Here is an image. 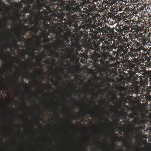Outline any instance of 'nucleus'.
I'll return each instance as SVG.
<instances>
[{"label": "nucleus", "instance_id": "obj_1", "mask_svg": "<svg viewBox=\"0 0 151 151\" xmlns=\"http://www.w3.org/2000/svg\"><path fill=\"white\" fill-rule=\"evenodd\" d=\"M68 4L65 1L57 0L53 6V11L55 13L53 14V18L54 20H63L70 24L74 23L76 26L79 28L80 29H83L82 33L79 37H81V42L87 43L89 40L88 36V32L92 37L100 36L102 31H99V28H105L104 27L108 20L106 16H99L98 20H96V17L98 16L96 14H93L92 9H87L88 11L87 17L88 19H82L81 16L78 14H65V11L67 9Z\"/></svg>", "mask_w": 151, "mask_h": 151}, {"label": "nucleus", "instance_id": "obj_2", "mask_svg": "<svg viewBox=\"0 0 151 151\" xmlns=\"http://www.w3.org/2000/svg\"><path fill=\"white\" fill-rule=\"evenodd\" d=\"M72 32L69 28H67L65 32H64V35L61 33L57 32L56 34L55 38L57 40L55 46V50L60 52H66L71 48V51L70 53L71 56L72 58H76L79 55V51H83L81 45V38L79 36L75 39H72L71 41H69V38Z\"/></svg>", "mask_w": 151, "mask_h": 151}, {"label": "nucleus", "instance_id": "obj_3", "mask_svg": "<svg viewBox=\"0 0 151 151\" xmlns=\"http://www.w3.org/2000/svg\"><path fill=\"white\" fill-rule=\"evenodd\" d=\"M24 27L25 28L24 29L25 32H27L28 30L30 29L32 32L30 33V35L31 36L33 35L34 36H35V33H37L39 30L43 32L44 33L48 32L51 28L52 31L54 27L53 25L51 26L49 24L46 23V22L45 20H43L42 22H37L34 25L32 26L30 28H28L27 25H25Z\"/></svg>", "mask_w": 151, "mask_h": 151}, {"label": "nucleus", "instance_id": "obj_4", "mask_svg": "<svg viewBox=\"0 0 151 151\" xmlns=\"http://www.w3.org/2000/svg\"><path fill=\"white\" fill-rule=\"evenodd\" d=\"M141 54L139 52H136L135 54H132L131 58H132V62L136 63V64H133L131 63L126 64L125 67L127 71L132 74H134L138 70V65L139 61H140V56Z\"/></svg>", "mask_w": 151, "mask_h": 151}, {"label": "nucleus", "instance_id": "obj_5", "mask_svg": "<svg viewBox=\"0 0 151 151\" xmlns=\"http://www.w3.org/2000/svg\"><path fill=\"white\" fill-rule=\"evenodd\" d=\"M92 58L93 61L92 62L93 68L97 70L101 69V64H103L105 60L103 53H99L98 50H95L92 55Z\"/></svg>", "mask_w": 151, "mask_h": 151}, {"label": "nucleus", "instance_id": "obj_6", "mask_svg": "<svg viewBox=\"0 0 151 151\" xmlns=\"http://www.w3.org/2000/svg\"><path fill=\"white\" fill-rule=\"evenodd\" d=\"M113 42L114 48L116 50L118 48L117 51H112V58L111 60L115 61L116 60V63L117 62L118 59H119V56L122 55V52L125 53L126 52V48L125 46L122 45L121 42L118 41L117 40H114L113 39L112 42Z\"/></svg>", "mask_w": 151, "mask_h": 151}, {"label": "nucleus", "instance_id": "obj_7", "mask_svg": "<svg viewBox=\"0 0 151 151\" xmlns=\"http://www.w3.org/2000/svg\"><path fill=\"white\" fill-rule=\"evenodd\" d=\"M41 0H25L24 4H26L24 9L22 11V12L25 15L27 13H29V15L32 16L30 17V19H32V16L34 14H32V12L33 10L35 8V3L36 2H40Z\"/></svg>", "mask_w": 151, "mask_h": 151}, {"label": "nucleus", "instance_id": "obj_8", "mask_svg": "<svg viewBox=\"0 0 151 151\" xmlns=\"http://www.w3.org/2000/svg\"><path fill=\"white\" fill-rule=\"evenodd\" d=\"M104 28H99L98 29L99 31H102V33L103 34L106 35H107L108 36L112 37V36L114 34V28H111L109 27L107 25H105V27H104Z\"/></svg>", "mask_w": 151, "mask_h": 151}, {"label": "nucleus", "instance_id": "obj_9", "mask_svg": "<svg viewBox=\"0 0 151 151\" xmlns=\"http://www.w3.org/2000/svg\"><path fill=\"white\" fill-rule=\"evenodd\" d=\"M144 7H142L141 8H139L138 9H137V10H139V12H138V11L132 9V8H131V9H129L128 10L127 12V14H129V16H130V17H132L133 16H139L140 15V12L142 13V11H144Z\"/></svg>", "mask_w": 151, "mask_h": 151}, {"label": "nucleus", "instance_id": "obj_10", "mask_svg": "<svg viewBox=\"0 0 151 151\" xmlns=\"http://www.w3.org/2000/svg\"><path fill=\"white\" fill-rule=\"evenodd\" d=\"M104 38L103 40L102 41V47L104 49L109 45L110 44H112L113 41L112 37H109Z\"/></svg>", "mask_w": 151, "mask_h": 151}, {"label": "nucleus", "instance_id": "obj_11", "mask_svg": "<svg viewBox=\"0 0 151 151\" xmlns=\"http://www.w3.org/2000/svg\"><path fill=\"white\" fill-rule=\"evenodd\" d=\"M41 45L40 44H37L36 46V47H35L34 46H32L31 47V52H30V51H29V52L28 51H25V54L26 55H30L32 54V55H34V53H35V51L36 50H37V51H39L40 50V47Z\"/></svg>", "mask_w": 151, "mask_h": 151}, {"label": "nucleus", "instance_id": "obj_12", "mask_svg": "<svg viewBox=\"0 0 151 151\" xmlns=\"http://www.w3.org/2000/svg\"><path fill=\"white\" fill-rule=\"evenodd\" d=\"M141 34L140 36V39H139V41H141L142 42L141 44L142 45H147L148 46V44L150 42V39L147 37H145V36H143V35H142Z\"/></svg>", "mask_w": 151, "mask_h": 151}, {"label": "nucleus", "instance_id": "obj_13", "mask_svg": "<svg viewBox=\"0 0 151 151\" xmlns=\"http://www.w3.org/2000/svg\"><path fill=\"white\" fill-rule=\"evenodd\" d=\"M132 34H134L132 35H130V37L131 39V41L132 42L134 43V41H135V39L136 37L137 38L138 40H139L141 33L139 32V34L138 32L136 31V32L132 33Z\"/></svg>", "mask_w": 151, "mask_h": 151}, {"label": "nucleus", "instance_id": "obj_14", "mask_svg": "<svg viewBox=\"0 0 151 151\" xmlns=\"http://www.w3.org/2000/svg\"><path fill=\"white\" fill-rule=\"evenodd\" d=\"M127 47L128 46H125V47L126 48V52H125L124 53H123V52H122V55H121V56H119V57L118 58V60H122V59H124V58H125L126 59H127V60H128L129 58V55L127 54V52H128V50L127 49Z\"/></svg>", "mask_w": 151, "mask_h": 151}, {"label": "nucleus", "instance_id": "obj_15", "mask_svg": "<svg viewBox=\"0 0 151 151\" xmlns=\"http://www.w3.org/2000/svg\"><path fill=\"white\" fill-rule=\"evenodd\" d=\"M89 84L91 86H94V88H92L91 89L93 93H94L95 91L96 90V89L100 90V88L97 84H95V83L92 82V81H90Z\"/></svg>", "mask_w": 151, "mask_h": 151}, {"label": "nucleus", "instance_id": "obj_16", "mask_svg": "<svg viewBox=\"0 0 151 151\" xmlns=\"http://www.w3.org/2000/svg\"><path fill=\"white\" fill-rule=\"evenodd\" d=\"M135 122L137 124L140 125V126L141 127L140 129H144V128H145V123L142 120L140 119H137L135 120Z\"/></svg>", "mask_w": 151, "mask_h": 151}, {"label": "nucleus", "instance_id": "obj_17", "mask_svg": "<svg viewBox=\"0 0 151 151\" xmlns=\"http://www.w3.org/2000/svg\"><path fill=\"white\" fill-rule=\"evenodd\" d=\"M123 25H122V20L121 22V23H120V24L119 26H117V27H116L115 29L117 31L116 32H118L119 33H122V34L123 32V30H121V29H120V28H122L123 27ZM122 29V28H121Z\"/></svg>", "mask_w": 151, "mask_h": 151}, {"label": "nucleus", "instance_id": "obj_18", "mask_svg": "<svg viewBox=\"0 0 151 151\" xmlns=\"http://www.w3.org/2000/svg\"><path fill=\"white\" fill-rule=\"evenodd\" d=\"M113 48H114V44L113 42V43L112 42V44H110L105 49L107 50V52H109L113 51Z\"/></svg>", "mask_w": 151, "mask_h": 151}, {"label": "nucleus", "instance_id": "obj_19", "mask_svg": "<svg viewBox=\"0 0 151 151\" xmlns=\"http://www.w3.org/2000/svg\"><path fill=\"white\" fill-rule=\"evenodd\" d=\"M147 54L149 55V57L147 56V55L145 56V59L147 60V62H149V64L148 65V68L149 67V63H150V60L151 59V53H150V49L149 50V51L147 52Z\"/></svg>", "mask_w": 151, "mask_h": 151}, {"label": "nucleus", "instance_id": "obj_20", "mask_svg": "<svg viewBox=\"0 0 151 151\" xmlns=\"http://www.w3.org/2000/svg\"><path fill=\"white\" fill-rule=\"evenodd\" d=\"M72 3V5L75 6H78L79 5V3H81V1H83L84 0H71Z\"/></svg>", "mask_w": 151, "mask_h": 151}, {"label": "nucleus", "instance_id": "obj_21", "mask_svg": "<svg viewBox=\"0 0 151 151\" xmlns=\"http://www.w3.org/2000/svg\"><path fill=\"white\" fill-rule=\"evenodd\" d=\"M112 18L113 20L112 22H114V23L115 22H119V20H120V19L119 16L117 15L112 16Z\"/></svg>", "mask_w": 151, "mask_h": 151}, {"label": "nucleus", "instance_id": "obj_22", "mask_svg": "<svg viewBox=\"0 0 151 151\" xmlns=\"http://www.w3.org/2000/svg\"><path fill=\"white\" fill-rule=\"evenodd\" d=\"M126 22V27H127V32H132V29L133 28H131L132 25H130L127 24V22H126V20H125Z\"/></svg>", "mask_w": 151, "mask_h": 151}, {"label": "nucleus", "instance_id": "obj_23", "mask_svg": "<svg viewBox=\"0 0 151 151\" xmlns=\"http://www.w3.org/2000/svg\"><path fill=\"white\" fill-rule=\"evenodd\" d=\"M126 23L125 20H122V25H123V27L120 28L121 29V30H123V31L124 33H126L127 32V27L126 25Z\"/></svg>", "mask_w": 151, "mask_h": 151}, {"label": "nucleus", "instance_id": "obj_24", "mask_svg": "<svg viewBox=\"0 0 151 151\" xmlns=\"http://www.w3.org/2000/svg\"><path fill=\"white\" fill-rule=\"evenodd\" d=\"M7 56H5V54L3 52V51H2V53L0 54V59L4 60L6 61V62H7V61L6 59V58Z\"/></svg>", "mask_w": 151, "mask_h": 151}, {"label": "nucleus", "instance_id": "obj_25", "mask_svg": "<svg viewBox=\"0 0 151 151\" xmlns=\"http://www.w3.org/2000/svg\"><path fill=\"white\" fill-rule=\"evenodd\" d=\"M140 42L137 41H134L132 45V47L134 48V50L135 49L137 48L138 47H139L140 46Z\"/></svg>", "mask_w": 151, "mask_h": 151}, {"label": "nucleus", "instance_id": "obj_26", "mask_svg": "<svg viewBox=\"0 0 151 151\" xmlns=\"http://www.w3.org/2000/svg\"><path fill=\"white\" fill-rule=\"evenodd\" d=\"M147 46V45H142V46H141V49L142 50H143L144 52H147L149 51V50L150 49H148Z\"/></svg>", "mask_w": 151, "mask_h": 151}, {"label": "nucleus", "instance_id": "obj_27", "mask_svg": "<svg viewBox=\"0 0 151 151\" xmlns=\"http://www.w3.org/2000/svg\"><path fill=\"white\" fill-rule=\"evenodd\" d=\"M12 17H8L7 16H6V15H5V16L4 21L5 22H6V24L5 25V27H6L7 26V24H8V20H9V19H12Z\"/></svg>", "mask_w": 151, "mask_h": 151}, {"label": "nucleus", "instance_id": "obj_28", "mask_svg": "<svg viewBox=\"0 0 151 151\" xmlns=\"http://www.w3.org/2000/svg\"><path fill=\"white\" fill-rule=\"evenodd\" d=\"M50 51L51 53L52 56H54L56 57V55L58 54V52L57 50H55V51H53L52 49L50 50Z\"/></svg>", "mask_w": 151, "mask_h": 151}, {"label": "nucleus", "instance_id": "obj_29", "mask_svg": "<svg viewBox=\"0 0 151 151\" xmlns=\"http://www.w3.org/2000/svg\"><path fill=\"white\" fill-rule=\"evenodd\" d=\"M137 89H136V93L137 94V95H138V94H139L140 96V94L142 93V92L141 91H140V90L141 88L140 87V86H139V87H138V86H137Z\"/></svg>", "mask_w": 151, "mask_h": 151}, {"label": "nucleus", "instance_id": "obj_30", "mask_svg": "<svg viewBox=\"0 0 151 151\" xmlns=\"http://www.w3.org/2000/svg\"><path fill=\"white\" fill-rule=\"evenodd\" d=\"M132 25L133 24H132V26L131 27L132 28H133L132 31V33H134V32H136V31H137L136 28H138V25L137 24L134 25H133V27H132Z\"/></svg>", "mask_w": 151, "mask_h": 151}, {"label": "nucleus", "instance_id": "obj_31", "mask_svg": "<svg viewBox=\"0 0 151 151\" xmlns=\"http://www.w3.org/2000/svg\"><path fill=\"white\" fill-rule=\"evenodd\" d=\"M63 63H62L60 65V70L61 72L62 73H64L65 72V68L63 67Z\"/></svg>", "mask_w": 151, "mask_h": 151}, {"label": "nucleus", "instance_id": "obj_32", "mask_svg": "<svg viewBox=\"0 0 151 151\" xmlns=\"http://www.w3.org/2000/svg\"><path fill=\"white\" fill-rule=\"evenodd\" d=\"M145 56H144L143 55H141L140 56V60L139 61V63H143L144 61V57L145 58Z\"/></svg>", "mask_w": 151, "mask_h": 151}, {"label": "nucleus", "instance_id": "obj_33", "mask_svg": "<svg viewBox=\"0 0 151 151\" xmlns=\"http://www.w3.org/2000/svg\"><path fill=\"white\" fill-rule=\"evenodd\" d=\"M141 46H140L139 47H138L137 48L135 49L134 50V52H138L140 54H141Z\"/></svg>", "mask_w": 151, "mask_h": 151}, {"label": "nucleus", "instance_id": "obj_34", "mask_svg": "<svg viewBox=\"0 0 151 151\" xmlns=\"http://www.w3.org/2000/svg\"><path fill=\"white\" fill-rule=\"evenodd\" d=\"M123 143L124 144V145L126 146H127L129 145H130V143L128 142V140H124L123 141Z\"/></svg>", "mask_w": 151, "mask_h": 151}, {"label": "nucleus", "instance_id": "obj_35", "mask_svg": "<svg viewBox=\"0 0 151 151\" xmlns=\"http://www.w3.org/2000/svg\"><path fill=\"white\" fill-rule=\"evenodd\" d=\"M40 61H41L42 59H45L46 55L45 54H42V56H40Z\"/></svg>", "mask_w": 151, "mask_h": 151}, {"label": "nucleus", "instance_id": "obj_36", "mask_svg": "<svg viewBox=\"0 0 151 151\" xmlns=\"http://www.w3.org/2000/svg\"><path fill=\"white\" fill-rule=\"evenodd\" d=\"M126 22H127V24H128L129 25H132V24H133V22H132V21L130 20H126Z\"/></svg>", "mask_w": 151, "mask_h": 151}, {"label": "nucleus", "instance_id": "obj_37", "mask_svg": "<svg viewBox=\"0 0 151 151\" xmlns=\"http://www.w3.org/2000/svg\"><path fill=\"white\" fill-rule=\"evenodd\" d=\"M4 86L3 83L0 84V91H4V88H3Z\"/></svg>", "mask_w": 151, "mask_h": 151}, {"label": "nucleus", "instance_id": "obj_38", "mask_svg": "<svg viewBox=\"0 0 151 151\" xmlns=\"http://www.w3.org/2000/svg\"><path fill=\"white\" fill-rule=\"evenodd\" d=\"M123 105L124 106V107H126L127 105H126V103H127V100L126 99H124L123 101Z\"/></svg>", "mask_w": 151, "mask_h": 151}, {"label": "nucleus", "instance_id": "obj_39", "mask_svg": "<svg viewBox=\"0 0 151 151\" xmlns=\"http://www.w3.org/2000/svg\"><path fill=\"white\" fill-rule=\"evenodd\" d=\"M89 114L91 116H95V113L93 111H91L89 112Z\"/></svg>", "mask_w": 151, "mask_h": 151}, {"label": "nucleus", "instance_id": "obj_40", "mask_svg": "<svg viewBox=\"0 0 151 151\" xmlns=\"http://www.w3.org/2000/svg\"><path fill=\"white\" fill-rule=\"evenodd\" d=\"M17 36L19 37V39L20 40H22V39L21 38V37L22 36V34L21 33H18L17 34Z\"/></svg>", "mask_w": 151, "mask_h": 151}, {"label": "nucleus", "instance_id": "obj_41", "mask_svg": "<svg viewBox=\"0 0 151 151\" xmlns=\"http://www.w3.org/2000/svg\"><path fill=\"white\" fill-rule=\"evenodd\" d=\"M50 59V58H47V59L46 60H45L42 61L43 62H49V60Z\"/></svg>", "mask_w": 151, "mask_h": 151}, {"label": "nucleus", "instance_id": "obj_42", "mask_svg": "<svg viewBox=\"0 0 151 151\" xmlns=\"http://www.w3.org/2000/svg\"><path fill=\"white\" fill-rule=\"evenodd\" d=\"M9 44H7L6 45H5L4 47V48L5 49V50H6L9 47Z\"/></svg>", "mask_w": 151, "mask_h": 151}, {"label": "nucleus", "instance_id": "obj_43", "mask_svg": "<svg viewBox=\"0 0 151 151\" xmlns=\"http://www.w3.org/2000/svg\"><path fill=\"white\" fill-rule=\"evenodd\" d=\"M56 74V76H57V77H58V78H59V79H60V80L63 79H62V78H60V76H59V75L58 73V72H57H57Z\"/></svg>", "mask_w": 151, "mask_h": 151}, {"label": "nucleus", "instance_id": "obj_44", "mask_svg": "<svg viewBox=\"0 0 151 151\" xmlns=\"http://www.w3.org/2000/svg\"><path fill=\"white\" fill-rule=\"evenodd\" d=\"M136 129H137L138 130H139L141 128V127L140 126V125H139V126H137L136 127Z\"/></svg>", "mask_w": 151, "mask_h": 151}, {"label": "nucleus", "instance_id": "obj_45", "mask_svg": "<svg viewBox=\"0 0 151 151\" xmlns=\"http://www.w3.org/2000/svg\"><path fill=\"white\" fill-rule=\"evenodd\" d=\"M150 84L151 85V82L150 83ZM149 92H151V86L150 87V89L149 90ZM150 100H151V96H150Z\"/></svg>", "mask_w": 151, "mask_h": 151}, {"label": "nucleus", "instance_id": "obj_46", "mask_svg": "<svg viewBox=\"0 0 151 151\" xmlns=\"http://www.w3.org/2000/svg\"><path fill=\"white\" fill-rule=\"evenodd\" d=\"M126 138H127L128 140L132 141V139L130 138L129 137H126Z\"/></svg>", "mask_w": 151, "mask_h": 151}, {"label": "nucleus", "instance_id": "obj_47", "mask_svg": "<svg viewBox=\"0 0 151 151\" xmlns=\"http://www.w3.org/2000/svg\"><path fill=\"white\" fill-rule=\"evenodd\" d=\"M150 44H149V45H148V46H147L148 47H149H149H151V41H150Z\"/></svg>", "mask_w": 151, "mask_h": 151}, {"label": "nucleus", "instance_id": "obj_48", "mask_svg": "<svg viewBox=\"0 0 151 151\" xmlns=\"http://www.w3.org/2000/svg\"><path fill=\"white\" fill-rule=\"evenodd\" d=\"M49 86L50 87V88H52V86L51 85V84H49Z\"/></svg>", "mask_w": 151, "mask_h": 151}, {"label": "nucleus", "instance_id": "obj_49", "mask_svg": "<svg viewBox=\"0 0 151 151\" xmlns=\"http://www.w3.org/2000/svg\"><path fill=\"white\" fill-rule=\"evenodd\" d=\"M132 1H133L134 2H136L138 0H131Z\"/></svg>", "mask_w": 151, "mask_h": 151}, {"label": "nucleus", "instance_id": "obj_50", "mask_svg": "<svg viewBox=\"0 0 151 151\" xmlns=\"http://www.w3.org/2000/svg\"><path fill=\"white\" fill-rule=\"evenodd\" d=\"M115 123L116 124H117V122H112V123L113 124Z\"/></svg>", "mask_w": 151, "mask_h": 151}, {"label": "nucleus", "instance_id": "obj_51", "mask_svg": "<svg viewBox=\"0 0 151 151\" xmlns=\"http://www.w3.org/2000/svg\"><path fill=\"white\" fill-rule=\"evenodd\" d=\"M113 134H115L116 136V137H117V134H116L115 133H114V132H113Z\"/></svg>", "mask_w": 151, "mask_h": 151}, {"label": "nucleus", "instance_id": "obj_52", "mask_svg": "<svg viewBox=\"0 0 151 151\" xmlns=\"http://www.w3.org/2000/svg\"><path fill=\"white\" fill-rule=\"evenodd\" d=\"M111 106L112 108H114V106L112 104L111 105Z\"/></svg>", "mask_w": 151, "mask_h": 151}, {"label": "nucleus", "instance_id": "obj_53", "mask_svg": "<svg viewBox=\"0 0 151 151\" xmlns=\"http://www.w3.org/2000/svg\"><path fill=\"white\" fill-rule=\"evenodd\" d=\"M150 125L151 126V120L150 121ZM150 130L151 132V128L150 129Z\"/></svg>", "mask_w": 151, "mask_h": 151}, {"label": "nucleus", "instance_id": "obj_54", "mask_svg": "<svg viewBox=\"0 0 151 151\" xmlns=\"http://www.w3.org/2000/svg\"><path fill=\"white\" fill-rule=\"evenodd\" d=\"M70 99H71L72 100H75L76 99L75 98H71Z\"/></svg>", "mask_w": 151, "mask_h": 151}, {"label": "nucleus", "instance_id": "obj_55", "mask_svg": "<svg viewBox=\"0 0 151 151\" xmlns=\"http://www.w3.org/2000/svg\"><path fill=\"white\" fill-rule=\"evenodd\" d=\"M43 42H45V40L44 39L43 40Z\"/></svg>", "mask_w": 151, "mask_h": 151}, {"label": "nucleus", "instance_id": "obj_56", "mask_svg": "<svg viewBox=\"0 0 151 151\" xmlns=\"http://www.w3.org/2000/svg\"><path fill=\"white\" fill-rule=\"evenodd\" d=\"M149 66L150 67H151V63H149Z\"/></svg>", "mask_w": 151, "mask_h": 151}, {"label": "nucleus", "instance_id": "obj_57", "mask_svg": "<svg viewBox=\"0 0 151 151\" xmlns=\"http://www.w3.org/2000/svg\"><path fill=\"white\" fill-rule=\"evenodd\" d=\"M32 127L34 129H35V127L34 125H33L32 126Z\"/></svg>", "mask_w": 151, "mask_h": 151}, {"label": "nucleus", "instance_id": "obj_58", "mask_svg": "<svg viewBox=\"0 0 151 151\" xmlns=\"http://www.w3.org/2000/svg\"><path fill=\"white\" fill-rule=\"evenodd\" d=\"M51 61H52V62L53 63L55 62V60H52Z\"/></svg>", "mask_w": 151, "mask_h": 151}, {"label": "nucleus", "instance_id": "obj_59", "mask_svg": "<svg viewBox=\"0 0 151 151\" xmlns=\"http://www.w3.org/2000/svg\"><path fill=\"white\" fill-rule=\"evenodd\" d=\"M113 128L115 129V128H116L115 127V126H114V125H113Z\"/></svg>", "mask_w": 151, "mask_h": 151}, {"label": "nucleus", "instance_id": "obj_60", "mask_svg": "<svg viewBox=\"0 0 151 151\" xmlns=\"http://www.w3.org/2000/svg\"><path fill=\"white\" fill-rule=\"evenodd\" d=\"M24 77H25V78H28V76H24Z\"/></svg>", "mask_w": 151, "mask_h": 151}, {"label": "nucleus", "instance_id": "obj_61", "mask_svg": "<svg viewBox=\"0 0 151 151\" xmlns=\"http://www.w3.org/2000/svg\"><path fill=\"white\" fill-rule=\"evenodd\" d=\"M26 73H29V72L27 71V70H26Z\"/></svg>", "mask_w": 151, "mask_h": 151}, {"label": "nucleus", "instance_id": "obj_62", "mask_svg": "<svg viewBox=\"0 0 151 151\" xmlns=\"http://www.w3.org/2000/svg\"><path fill=\"white\" fill-rule=\"evenodd\" d=\"M112 101V102L113 103L114 102L113 100H112L111 101Z\"/></svg>", "mask_w": 151, "mask_h": 151}, {"label": "nucleus", "instance_id": "obj_63", "mask_svg": "<svg viewBox=\"0 0 151 151\" xmlns=\"http://www.w3.org/2000/svg\"><path fill=\"white\" fill-rule=\"evenodd\" d=\"M15 83L16 84V83H17V81H15Z\"/></svg>", "mask_w": 151, "mask_h": 151}, {"label": "nucleus", "instance_id": "obj_64", "mask_svg": "<svg viewBox=\"0 0 151 151\" xmlns=\"http://www.w3.org/2000/svg\"><path fill=\"white\" fill-rule=\"evenodd\" d=\"M27 40H30V39L29 38H27Z\"/></svg>", "mask_w": 151, "mask_h": 151}]
</instances>
